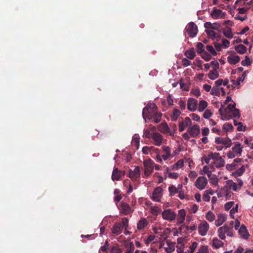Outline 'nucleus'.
Returning a JSON list of instances; mask_svg holds the SVG:
<instances>
[{
  "mask_svg": "<svg viewBox=\"0 0 253 253\" xmlns=\"http://www.w3.org/2000/svg\"><path fill=\"white\" fill-rule=\"evenodd\" d=\"M220 27H221L219 23L215 22V23L212 24L211 30H217L218 31L220 32L221 31V30H220Z\"/></svg>",
  "mask_w": 253,
  "mask_h": 253,
  "instance_id": "bf43d9fd",
  "label": "nucleus"
},
{
  "mask_svg": "<svg viewBox=\"0 0 253 253\" xmlns=\"http://www.w3.org/2000/svg\"><path fill=\"white\" fill-rule=\"evenodd\" d=\"M124 245L127 251L126 253H132L134 250V247L133 242L129 240H126L124 242Z\"/></svg>",
  "mask_w": 253,
  "mask_h": 253,
  "instance_id": "aec40b11",
  "label": "nucleus"
},
{
  "mask_svg": "<svg viewBox=\"0 0 253 253\" xmlns=\"http://www.w3.org/2000/svg\"><path fill=\"white\" fill-rule=\"evenodd\" d=\"M163 151L165 152V154L162 156L164 160H168L170 156V149L169 146H164Z\"/></svg>",
  "mask_w": 253,
  "mask_h": 253,
  "instance_id": "bb28decb",
  "label": "nucleus"
},
{
  "mask_svg": "<svg viewBox=\"0 0 253 253\" xmlns=\"http://www.w3.org/2000/svg\"><path fill=\"white\" fill-rule=\"evenodd\" d=\"M212 115V113L209 110H206L203 114V117L206 119L209 118Z\"/></svg>",
  "mask_w": 253,
  "mask_h": 253,
  "instance_id": "338daca9",
  "label": "nucleus"
},
{
  "mask_svg": "<svg viewBox=\"0 0 253 253\" xmlns=\"http://www.w3.org/2000/svg\"><path fill=\"white\" fill-rule=\"evenodd\" d=\"M169 190L170 195H174L178 193V189L173 185L170 186L169 187Z\"/></svg>",
  "mask_w": 253,
  "mask_h": 253,
  "instance_id": "09e8293b",
  "label": "nucleus"
},
{
  "mask_svg": "<svg viewBox=\"0 0 253 253\" xmlns=\"http://www.w3.org/2000/svg\"><path fill=\"white\" fill-rule=\"evenodd\" d=\"M218 158H221L220 157L219 154L218 153H211L210 154V158L212 159L213 162H215L216 160H218Z\"/></svg>",
  "mask_w": 253,
  "mask_h": 253,
  "instance_id": "a18cd8bd",
  "label": "nucleus"
},
{
  "mask_svg": "<svg viewBox=\"0 0 253 253\" xmlns=\"http://www.w3.org/2000/svg\"><path fill=\"white\" fill-rule=\"evenodd\" d=\"M180 114L181 112L179 110L175 108L174 109L172 114L170 116L171 120L173 122L176 121Z\"/></svg>",
  "mask_w": 253,
  "mask_h": 253,
  "instance_id": "c85d7f7f",
  "label": "nucleus"
},
{
  "mask_svg": "<svg viewBox=\"0 0 253 253\" xmlns=\"http://www.w3.org/2000/svg\"><path fill=\"white\" fill-rule=\"evenodd\" d=\"M142 116L146 119L151 120L153 119L155 123H159L161 120L162 113L158 112V107L154 103H148L143 109Z\"/></svg>",
  "mask_w": 253,
  "mask_h": 253,
  "instance_id": "f257e3e1",
  "label": "nucleus"
},
{
  "mask_svg": "<svg viewBox=\"0 0 253 253\" xmlns=\"http://www.w3.org/2000/svg\"><path fill=\"white\" fill-rule=\"evenodd\" d=\"M191 61L187 58H184L182 60V64L184 67H187L190 65Z\"/></svg>",
  "mask_w": 253,
  "mask_h": 253,
  "instance_id": "680f3d73",
  "label": "nucleus"
},
{
  "mask_svg": "<svg viewBox=\"0 0 253 253\" xmlns=\"http://www.w3.org/2000/svg\"><path fill=\"white\" fill-rule=\"evenodd\" d=\"M178 126L179 131L181 132L185 129V127L187 126L184 124V122H180L178 124Z\"/></svg>",
  "mask_w": 253,
  "mask_h": 253,
  "instance_id": "774afa93",
  "label": "nucleus"
},
{
  "mask_svg": "<svg viewBox=\"0 0 253 253\" xmlns=\"http://www.w3.org/2000/svg\"><path fill=\"white\" fill-rule=\"evenodd\" d=\"M122 250L118 247H112L111 253H122Z\"/></svg>",
  "mask_w": 253,
  "mask_h": 253,
  "instance_id": "5fc2aeb1",
  "label": "nucleus"
},
{
  "mask_svg": "<svg viewBox=\"0 0 253 253\" xmlns=\"http://www.w3.org/2000/svg\"><path fill=\"white\" fill-rule=\"evenodd\" d=\"M154 152L156 154L155 159L157 162L162 163L163 161L161 157L159 155V150L158 149H154Z\"/></svg>",
  "mask_w": 253,
  "mask_h": 253,
  "instance_id": "de8ad7c7",
  "label": "nucleus"
},
{
  "mask_svg": "<svg viewBox=\"0 0 253 253\" xmlns=\"http://www.w3.org/2000/svg\"><path fill=\"white\" fill-rule=\"evenodd\" d=\"M197 106V100L193 98H189L187 103V109L190 111H194Z\"/></svg>",
  "mask_w": 253,
  "mask_h": 253,
  "instance_id": "2eb2a0df",
  "label": "nucleus"
},
{
  "mask_svg": "<svg viewBox=\"0 0 253 253\" xmlns=\"http://www.w3.org/2000/svg\"><path fill=\"white\" fill-rule=\"evenodd\" d=\"M208 184V180L204 176H199L195 182V186L198 189L202 190L205 189Z\"/></svg>",
  "mask_w": 253,
  "mask_h": 253,
  "instance_id": "423d86ee",
  "label": "nucleus"
},
{
  "mask_svg": "<svg viewBox=\"0 0 253 253\" xmlns=\"http://www.w3.org/2000/svg\"><path fill=\"white\" fill-rule=\"evenodd\" d=\"M222 32L224 35L228 39L233 38V34L232 33L231 29L230 27H227L226 29H223Z\"/></svg>",
  "mask_w": 253,
  "mask_h": 253,
  "instance_id": "2f4dec72",
  "label": "nucleus"
},
{
  "mask_svg": "<svg viewBox=\"0 0 253 253\" xmlns=\"http://www.w3.org/2000/svg\"><path fill=\"white\" fill-rule=\"evenodd\" d=\"M206 217L208 221L212 222L215 219V215L211 211H209L206 214Z\"/></svg>",
  "mask_w": 253,
  "mask_h": 253,
  "instance_id": "4c0bfd02",
  "label": "nucleus"
},
{
  "mask_svg": "<svg viewBox=\"0 0 253 253\" xmlns=\"http://www.w3.org/2000/svg\"><path fill=\"white\" fill-rule=\"evenodd\" d=\"M152 138L154 141V144L157 146H160L163 140L162 135L157 132L152 133Z\"/></svg>",
  "mask_w": 253,
  "mask_h": 253,
  "instance_id": "dca6fc26",
  "label": "nucleus"
},
{
  "mask_svg": "<svg viewBox=\"0 0 253 253\" xmlns=\"http://www.w3.org/2000/svg\"><path fill=\"white\" fill-rule=\"evenodd\" d=\"M209 229V225L206 221L201 222L198 226L199 234L202 236H205Z\"/></svg>",
  "mask_w": 253,
  "mask_h": 253,
  "instance_id": "6e6552de",
  "label": "nucleus"
},
{
  "mask_svg": "<svg viewBox=\"0 0 253 253\" xmlns=\"http://www.w3.org/2000/svg\"><path fill=\"white\" fill-rule=\"evenodd\" d=\"M125 172L124 171L119 170L118 169L115 168L114 169L112 174V179L113 181L119 180L120 179L121 177L124 175Z\"/></svg>",
  "mask_w": 253,
  "mask_h": 253,
  "instance_id": "f8f14e48",
  "label": "nucleus"
},
{
  "mask_svg": "<svg viewBox=\"0 0 253 253\" xmlns=\"http://www.w3.org/2000/svg\"><path fill=\"white\" fill-rule=\"evenodd\" d=\"M123 229V226L121 222H116L111 229L112 232L115 235H119Z\"/></svg>",
  "mask_w": 253,
  "mask_h": 253,
  "instance_id": "4468645a",
  "label": "nucleus"
},
{
  "mask_svg": "<svg viewBox=\"0 0 253 253\" xmlns=\"http://www.w3.org/2000/svg\"><path fill=\"white\" fill-rule=\"evenodd\" d=\"M222 144L224 145L226 148H229L232 145L231 140L229 138H224L222 141Z\"/></svg>",
  "mask_w": 253,
  "mask_h": 253,
  "instance_id": "e433bc0d",
  "label": "nucleus"
},
{
  "mask_svg": "<svg viewBox=\"0 0 253 253\" xmlns=\"http://www.w3.org/2000/svg\"><path fill=\"white\" fill-rule=\"evenodd\" d=\"M206 49L212 55H216L217 53L212 45H207L206 46Z\"/></svg>",
  "mask_w": 253,
  "mask_h": 253,
  "instance_id": "c03bdc74",
  "label": "nucleus"
},
{
  "mask_svg": "<svg viewBox=\"0 0 253 253\" xmlns=\"http://www.w3.org/2000/svg\"><path fill=\"white\" fill-rule=\"evenodd\" d=\"M187 131L190 134V136L195 137L200 134V127L198 125H194L193 126L189 127Z\"/></svg>",
  "mask_w": 253,
  "mask_h": 253,
  "instance_id": "1a4fd4ad",
  "label": "nucleus"
},
{
  "mask_svg": "<svg viewBox=\"0 0 253 253\" xmlns=\"http://www.w3.org/2000/svg\"><path fill=\"white\" fill-rule=\"evenodd\" d=\"M132 143L136 147V149H138L139 145V138L137 137H133L132 140Z\"/></svg>",
  "mask_w": 253,
  "mask_h": 253,
  "instance_id": "603ef678",
  "label": "nucleus"
},
{
  "mask_svg": "<svg viewBox=\"0 0 253 253\" xmlns=\"http://www.w3.org/2000/svg\"><path fill=\"white\" fill-rule=\"evenodd\" d=\"M121 223L123 226V228H125L126 229L128 226V220L126 218H123Z\"/></svg>",
  "mask_w": 253,
  "mask_h": 253,
  "instance_id": "052dcab7",
  "label": "nucleus"
},
{
  "mask_svg": "<svg viewBox=\"0 0 253 253\" xmlns=\"http://www.w3.org/2000/svg\"><path fill=\"white\" fill-rule=\"evenodd\" d=\"M235 103L234 104H230L228 105V106L225 109V112L227 113L233 111V109H235Z\"/></svg>",
  "mask_w": 253,
  "mask_h": 253,
  "instance_id": "49530a36",
  "label": "nucleus"
},
{
  "mask_svg": "<svg viewBox=\"0 0 253 253\" xmlns=\"http://www.w3.org/2000/svg\"><path fill=\"white\" fill-rule=\"evenodd\" d=\"M196 253H209L208 247L205 245H202Z\"/></svg>",
  "mask_w": 253,
  "mask_h": 253,
  "instance_id": "79ce46f5",
  "label": "nucleus"
},
{
  "mask_svg": "<svg viewBox=\"0 0 253 253\" xmlns=\"http://www.w3.org/2000/svg\"><path fill=\"white\" fill-rule=\"evenodd\" d=\"M225 12H223L221 10L217 9L216 7H213L211 15L214 19H218L222 18L225 15Z\"/></svg>",
  "mask_w": 253,
  "mask_h": 253,
  "instance_id": "ddd939ff",
  "label": "nucleus"
},
{
  "mask_svg": "<svg viewBox=\"0 0 253 253\" xmlns=\"http://www.w3.org/2000/svg\"><path fill=\"white\" fill-rule=\"evenodd\" d=\"M218 236L221 240H224L226 238L225 234H226L228 236H233V228L227 225H225L218 228Z\"/></svg>",
  "mask_w": 253,
  "mask_h": 253,
  "instance_id": "7ed1b4c3",
  "label": "nucleus"
},
{
  "mask_svg": "<svg viewBox=\"0 0 253 253\" xmlns=\"http://www.w3.org/2000/svg\"><path fill=\"white\" fill-rule=\"evenodd\" d=\"M205 32L209 38L214 40V38H215V33L212 30L206 29L205 30Z\"/></svg>",
  "mask_w": 253,
  "mask_h": 253,
  "instance_id": "ea45409f",
  "label": "nucleus"
},
{
  "mask_svg": "<svg viewBox=\"0 0 253 253\" xmlns=\"http://www.w3.org/2000/svg\"><path fill=\"white\" fill-rule=\"evenodd\" d=\"M150 209L151 213L155 216H157L162 211L161 208L156 206L151 207Z\"/></svg>",
  "mask_w": 253,
  "mask_h": 253,
  "instance_id": "473e14b6",
  "label": "nucleus"
},
{
  "mask_svg": "<svg viewBox=\"0 0 253 253\" xmlns=\"http://www.w3.org/2000/svg\"><path fill=\"white\" fill-rule=\"evenodd\" d=\"M180 88L185 91H188L189 89V85L187 84H185L184 83H182L181 81H180Z\"/></svg>",
  "mask_w": 253,
  "mask_h": 253,
  "instance_id": "6e6d98bb",
  "label": "nucleus"
},
{
  "mask_svg": "<svg viewBox=\"0 0 253 253\" xmlns=\"http://www.w3.org/2000/svg\"><path fill=\"white\" fill-rule=\"evenodd\" d=\"M238 232L240 237L244 239H247L249 236V233L244 224L241 226Z\"/></svg>",
  "mask_w": 253,
  "mask_h": 253,
  "instance_id": "a211bd4d",
  "label": "nucleus"
},
{
  "mask_svg": "<svg viewBox=\"0 0 253 253\" xmlns=\"http://www.w3.org/2000/svg\"><path fill=\"white\" fill-rule=\"evenodd\" d=\"M218 76L219 73L216 69L211 70L208 74V77L211 80H215Z\"/></svg>",
  "mask_w": 253,
  "mask_h": 253,
  "instance_id": "c756f323",
  "label": "nucleus"
},
{
  "mask_svg": "<svg viewBox=\"0 0 253 253\" xmlns=\"http://www.w3.org/2000/svg\"><path fill=\"white\" fill-rule=\"evenodd\" d=\"M213 167L219 168L224 166L225 161L222 158H218L215 162L211 163Z\"/></svg>",
  "mask_w": 253,
  "mask_h": 253,
  "instance_id": "4be33fe9",
  "label": "nucleus"
},
{
  "mask_svg": "<svg viewBox=\"0 0 253 253\" xmlns=\"http://www.w3.org/2000/svg\"><path fill=\"white\" fill-rule=\"evenodd\" d=\"M155 149V148H153L152 147L145 146L143 147L142 151L143 154H148L151 150L154 151Z\"/></svg>",
  "mask_w": 253,
  "mask_h": 253,
  "instance_id": "8fccbe9b",
  "label": "nucleus"
},
{
  "mask_svg": "<svg viewBox=\"0 0 253 253\" xmlns=\"http://www.w3.org/2000/svg\"><path fill=\"white\" fill-rule=\"evenodd\" d=\"M251 64L250 59L248 56H246L245 59L243 60L241 62V65L244 66H249Z\"/></svg>",
  "mask_w": 253,
  "mask_h": 253,
  "instance_id": "37998d69",
  "label": "nucleus"
},
{
  "mask_svg": "<svg viewBox=\"0 0 253 253\" xmlns=\"http://www.w3.org/2000/svg\"><path fill=\"white\" fill-rule=\"evenodd\" d=\"M240 60V58L235 53L232 54L227 57V61L231 65H235Z\"/></svg>",
  "mask_w": 253,
  "mask_h": 253,
  "instance_id": "f3484780",
  "label": "nucleus"
},
{
  "mask_svg": "<svg viewBox=\"0 0 253 253\" xmlns=\"http://www.w3.org/2000/svg\"><path fill=\"white\" fill-rule=\"evenodd\" d=\"M207 191H205L203 196V199L205 202H209L210 200V196L207 194Z\"/></svg>",
  "mask_w": 253,
  "mask_h": 253,
  "instance_id": "69168bd1",
  "label": "nucleus"
},
{
  "mask_svg": "<svg viewBox=\"0 0 253 253\" xmlns=\"http://www.w3.org/2000/svg\"><path fill=\"white\" fill-rule=\"evenodd\" d=\"M211 94L217 96L220 95V88L217 86H213L211 91Z\"/></svg>",
  "mask_w": 253,
  "mask_h": 253,
  "instance_id": "58836bf2",
  "label": "nucleus"
},
{
  "mask_svg": "<svg viewBox=\"0 0 253 253\" xmlns=\"http://www.w3.org/2000/svg\"><path fill=\"white\" fill-rule=\"evenodd\" d=\"M198 245V244L196 242H194L192 243V244L189 246L190 253H194V251L197 248Z\"/></svg>",
  "mask_w": 253,
  "mask_h": 253,
  "instance_id": "3c124183",
  "label": "nucleus"
},
{
  "mask_svg": "<svg viewBox=\"0 0 253 253\" xmlns=\"http://www.w3.org/2000/svg\"><path fill=\"white\" fill-rule=\"evenodd\" d=\"M197 52L198 54H207V52L205 51L204 45L202 42H198L197 44Z\"/></svg>",
  "mask_w": 253,
  "mask_h": 253,
  "instance_id": "72a5a7b5",
  "label": "nucleus"
},
{
  "mask_svg": "<svg viewBox=\"0 0 253 253\" xmlns=\"http://www.w3.org/2000/svg\"><path fill=\"white\" fill-rule=\"evenodd\" d=\"M162 189L160 187H157L153 192L151 199L155 202H159L162 197Z\"/></svg>",
  "mask_w": 253,
  "mask_h": 253,
  "instance_id": "9b49d317",
  "label": "nucleus"
},
{
  "mask_svg": "<svg viewBox=\"0 0 253 253\" xmlns=\"http://www.w3.org/2000/svg\"><path fill=\"white\" fill-rule=\"evenodd\" d=\"M234 204V202H229L226 203L224 205V209L226 211L229 210Z\"/></svg>",
  "mask_w": 253,
  "mask_h": 253,
  "instance_id": "13d9d810",
  "label": "nucleus"
},
{
  "mask_svg": "<svg viewBox=\"0 0 253 253\" xmlns=\"http://www.w3.org/2000/svg\"><path fill=\"white\" fill-rule=\"evenodd\" d=\"M238 204H236L235 207L232 208L230 211V216H231V217L234 219V214L237 212L238 211Z\"/></svg>",
  "mask_w": 253,
  "mask_h": 253,
  "instance_id": "864d4df0",
  "label": "nucleus"
},
{
  "mask_svg": "<svg viewBox=\"0 0 253 253\" xmlns=\"http://www.w3.org/2000/svg\"><path fill=\"white\" fill-rule=\"evenodd\" d=\"M179 176V174L177 172L169 173V177L173 179H177Z\"/></svg>",
  "mask_w": 253,
  "mask_h": 253,
  "instance_id": "0e129e2a",
  "label": "nucleus"
},
{
  "mask_svg": "<svg viewBox=\"0 0 253 253\" xmlns=\"http://www.w3.org/2000/svg\"><path fill=\"white\" fill-rule=\"evenodd\" d=\"M236 51L241 54H244L247 52V47L242 44H240L235 46Z\"/></svg>",
  "mask_w": 253,
  "mask_h": 253,
  "instance_id": "b1692460",
  "label": "nucleus"
},
{
  "mask_svg": "<svg viewBox=\"0 0 253 253\" xmlns=\"http://www.w3.org/2000/svg\"><path fill=\"white\" fill-rule=\"evenodd\" d=\"M120 207L121 212L126 215L131 210L129 205L124 202L121 203Z\"/></svg>",
  "mask_w": 253,
  "mask_h": 253,
  "instance_id": "412c9836",
  "label": "nucleus"
},
{
  "mask_svg": "<svg viewBox=\"0 0 253 253\" xmlns=\"http://www.w3.org/2000/svg\"><path fill=\"white\" fill-rule=\"evenodd\" d=\"M223 244V243L217 238H214L212 240V246L216 249L222 247Z\"/></svg>",
  "mask_w": 253,
  "mask_h": 253,
  "instance_id": "cd10ccee",
  "label": "nucleus"
},
{
  "mask_svg": "<svg viewBox=\"0 0 253 253\" xmlns=\"http://www.w3.org/2000/svg\"><path fill=\"white\" fill-rule=\"evenodd\" d=\"M162 217L164 219L168 221H172L176 217V213L171 209L166 210L162 213Z\"/></svg>",
  "mask_w": 253,
  "mask_h": 253,
  "instance_id": "0eeeda50",
  "label": "nucleus"
},
{
  "mask_svg": "<svg viewBox=\"0 0 253 253\" xmlns=\"http://www.w3.org/2000/svg\"><path fill=\"white\" fill-rule=\"evenodd\" d=\"M184 55L189 59H193L196 56L194 49L192 48L189 50H186Z\"/></svg>",
  "mask_w": 253,
  "mask_h": 253,
  "instance_id": "a878e982",
  "label": "nucleus"
},
{
  "mask_svg": "<svg viewBox=\"0 0 253 253\" xmlns=\"http://www.w3.org/2000/svg\"><path fill=\"white\" fill-rule=\"evenodd\" d=\"M234 146L232 147L231 150L227 153V157L229 159H233L237 156H241L243 147L239 142L234 143Z\"/></svg>",
  "mask_w": 253,
  "mask_h": 253,
  "instance_id": "f03ea898",
  "label": "nucleus"
},
{
  "mask_svg": "<svg viewBox=\"0 0 253 253\" xmlns=\"http://www.w3.org/2000/svg\"><path fill=\"white\" fill-rule=\"evenodd\" d=\"M140 177V171L139 167H135L133 170L130 169L129 172V177L132 180L135 181Z\"/></svg>",
  "mask_w": 253,
  "mask_h": 253,
  "instance_id": "9d476101",
  "label": "nucleus"
},
{
  "mask_svg": "<svg viewBox=\"0 0 253 253\" xmlns=\"http://www.w3.org/2000/svg\"><path fill=\"white\" fill-rule=\"evenodd\" d=\"M226 220V217L225 216L222 214H219L217 216V219L215 221V224L216 226H219L222 224V223Z\"/></svg>",
  "mask_w": 253,
  "mask_h": 253,
  "instance_id": "7c9ffc66",
  "label": "nucleus"
},
{
  "mask_svg": "<svg viewBox=\"0 0 253 253\" xmlns=\"http://www.w3.org/2000/svg\"><path fill=\"white\" fill-rule=\"evenodd\" d=\"M230 113H231L233 117L235 118H239L240 116L239 110L236 108L235 109H233V110L231 111Z\"/></svg>",
  "mask_w": 253,
  "mask_h": 253,
  "instance_id": "4d7b16f0",
  "label": "nucleus"
},
{
  "mask_svg": "<svg viewBox=\"0 0 253 253\" xmlns=\"http://www.w3.org/2000/svg\"><path fill=\"white\" fill-rule=\"evenodd\" d=\"M185 215L186 212L184 210L181 209L178 211V214L177 218V224L178 225H180L183 223L185 220Z\"/></svg>",
  "mask_w": 253,
  "mask_h": 253,
  "instance_id": "6ab92c4d",
  "label": "nucleus"
},
{
  "mask_svg": "<svg viewBox=\"0 0 253 253\" xmlns=\"http://www.w3.org/2000/svg\"><path fill=\"white\" fill-rule=\"evenodd\" d=\"M144 167V175L150 176L154 170V162L151 159L145 160L143 162Z\"/></svg>",
  "mask_w": 253,
  "mask_h": 253,
  "instance_id": "20e7f679",
  "label": "nucleus"
},
{
  "mask_svg": "<svg viewBox=\"0 0 253 253\" xmlns=\"http://www.w3.org/2000/svg\"><path fill=\"white\" fill-rule=\"evenodd\" d=\"M183 161L179 160L171 167V169L176 170L181 168L183 166Z\"/></svg>",
  "mask_w": 253,
  "mask_h": 253,
  "instance_id": "f704fd0d",
  "label": "nucleus"
},
{
  "mask_svg": "<svg viewBox=\"0 0 253 253\" xmlns=\"http://www.w3.org/2000/svg\"><path fill=\"white\" fill-rule=\"evenodd\" d=\"M222 128L226 132L231 131L233 129V126L229 123H225L223 125Z\"/></svg>",
  "mask_w": 253,
  "mask_h": 253,
  "instance_id": "a19ab883",
  "label": "nucleus"
},
{
  "mask_svg": "<svg viewBox=\"0 0 253 253\" xmlns=\"http://www.w3.org/2000/svg\"><path fill=\"white\" fill-rule=\"evenodd\" d=\"M158 129L162 133H167L169 127L166 123H162L158 126Z\"/></svg>",
  "mask_w": 253,
  "mask_h": 253,
  "instance_id": "5701e85b",
  "label": "nucleus"
},
{
  "mask_svg": "<svg viewBox=\"0 0 253 253\" xmlns=\"http://www.w3.org/2000/svg\"><path fill=\"white\" fill-rule=\"evenodd\" d=\"M148 224V222L146 218H143L138 221L137 225V228L138 230L143 229Z\"/></svg>",
  "mask_w": 253,
  "mask_h": 253,
  "instance_id": "393cba45",
  "label": "nucleus"
},
{
  "mask_svg": "<svg viewBox=\"0 0 253 253\" xmlns=\"http://www.w3.org/2000/svg\"><path fill=\"white\" fill-rule=\"evenodd\" d=\"M208 103L205 100H201L200 101L199 104V111L200 112L203 111L205 108L207 107Z\"/></svg>",
  "mask_w": 253,
  "mask_h": 253,
  "instance_id": "c9c22d12",
  "label": "nucleus"
},
{
  "mask_svg": "<svg viewBox=\"0 0 253 253\" xmlns=\"http://www.w3.org/2000/svg\"><path fill=\"white\" fill-rule=\"evenodd\" d=\"M186 32L190 37H194L198 33L197 25L193 22H190L186 27Z\"/></svg>",
  "mask_w": 253,
  "mask_h": 253,
  "instance_id": "39448f33",
  "label": "nucleus"
},
{
  "mask_svg": "<svg viewBox=\"0 0 253 253\" xmlns=\"http://www.w3.org/2000/svg\"><path fill=\"white\" fill-rule=\"evenodd\" d=\"M222 46H223L224 48H227L229 46L230 42L228 40L226 39H222Z\"/></svg>",
  "mask_w": 253,
  "mask_h": 253,
  "instance_id": "e2e57ef3",
  "label": "nucleus"
}]
</instances>
